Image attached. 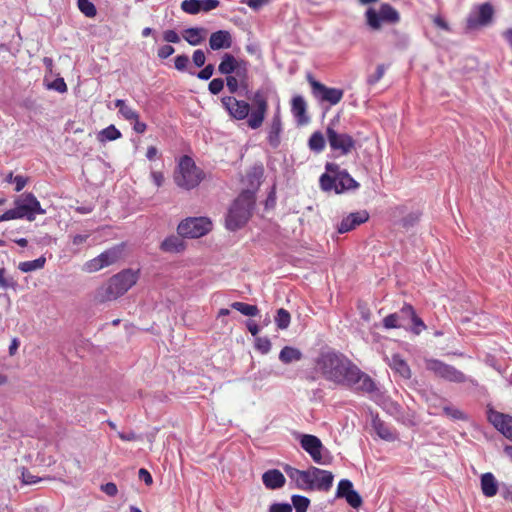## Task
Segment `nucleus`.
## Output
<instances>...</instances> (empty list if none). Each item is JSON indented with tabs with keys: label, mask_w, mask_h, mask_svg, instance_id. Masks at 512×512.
I'll return each mask as SVG.
<instances>
[{
	"label": "nucleus",
	"mask_w": 512,
	"mask_h": 512,
	"mask_svg": "<svg viewBox=\"0 0 512 512\" xmlns=\"http://www.w3.org/2000/svg\"><path fill=\"white\" fill-rule=\"evenodd\" d=\"M160 248L164 252L178 253L184 250L185 245L182 236L178 234L166 237L162 241Z\"/></svg>",
	"instance_id": "28"
},
{
	"label": "nucleus",
	"mask_w": 512,
	"mask_h": 512,
	"mask_svg": "<svg viewBox=\"0 0 512 512\" xmlns=\"http://www.w3.org/2000/svg\"><path fill=\"white\" fill-rule=\"evenodd\" d=\"M213 73L214 66L212 64H208L197 73V77L201 80H209L212 77Z\"/></svg>",
	"instance_id": "59"
},
{
	"label": "nucleus",
	"mask_w": 512,
	"mask_h": 512,
	"mask_svg": "<svg viewBox=\"0 0 512 512\" xmlns=\"http://www.w3.org/2000/svg\"><path fill=\"white\" fill-rule=\"evenodd\" d=\"M192 60L196 67H203L206 62L204 51L201 49L195 50L192 55Z\"/></svg>",
	"instance_id": "55"
},
{
	"label": "nucleus",
	"mask_w": 512,
	"mask_h": 512,
	"mask_svg": "<svg viewBox=\"0 0 512 512\" xmlns=\"http://www.w3.org/2000/svg\"><path fill=\"white\" fill-rule=\"evenodd\" d=\"M487 420L504 437L512 441V416L494 410L491 405L487 406Z\"/></svg>",
	"instance_id": "20"
},
{
	"label": "nucleus",
	"mask_w": 512,
	"mask_h": 512,
	"mask_svg": "<svg viewBox=\"0 0 512 512\" xmlns=\"http://www.w3.org/2000/svg\"><path fill=\"white\" fill-rule=\"evenodd\" d=\"M101 490L108 496H115L118 493V488L115 483L108 482L101 486Z\"/></svg>",
	"instance_id": "61"
},
{
	"label": "nucleus",
	"mask_w": 512,
	"mask_h": 512,
	"mask_svg": "<svg viewBox=\"0 0 512 512\" xmlns=\"http://www.w3.org/2000/svg\"><path fill=\"white\" fill-rule=\"evenodd\" d=\"M22 482L26 485L36 484L41 481V478L33 475L28 469L22 468L21 473Z\"/></svg>",
	"instance_id": "52"
},
{
	"label": "nucleus",
	"mask_w": 512,
	"mask_h": 512,
	"mask_svg": "<svg viewBox=\"0 0 512 512\" xmlns=\"http://www.w3.org/2000/svg\"><path fill=\"white\" fill-rule=\"evenodd\" d=\"M308 147L315 153H320L325 148V138L320 131H315L309 138Z\"/></svg>",
	"instance_id": "35"
},
{
	"label": "nucleus",
	"mask_w": 512,
	"mask_h": 512,
	"mask_svg": "<svg viewBox=\"0 0 512 512\" xmlns=\"http://www.w3.org/2000/svg\"><path fill=\"white\" fill-rule=\"evenodd\" d=\"M269 512H292V505L286 502L273 503L269 507Z\"/></svg>",
	"instance_id": "56"
},
{
	"label": "nucleus",
	"mask_w": 512,
	"mask_h": 512,
	"mask_svg": "<svg viewBox=\"0 0 512 512\" xmlns=\"http://www.w3.org/2000/svg\"><path fill=\"white\" fill-rule=\"evenodd\" d=\"M205 30L200 27H190L183 30V38L192 46H197L204 40Z\"/></svg>",
	"instance_id": "31"
},
{
	"label": "nucleus",
	"mask_w": 512,
	"mask_h": 512,
	"mask_svg": "<svg viewBox=\"0 0 512 512\" xmlns=\"http://www.w3.org/2000/svg\"><path fill=\"white\" fill-rule=\"evenodd\" d=\"M124 251V244H117L104 252H102L97 257L87 261L84 264V270L87 272H97L102 268L108 267L110 265L115 264L121 257Z\"/></svg>",
	"instance_id": "11"
},
{
	"label": "nucleus",
	"mask_w": 512,
	"mask_h": 512,
	"mask_svg": "<svg viewBox=\"0 0 512 512\" xmlns=\"http://www.w3.org/2000/svg\"><path fill=\"white\" fill-rule=\"evenodd\" d=\"M352 490H354L353 483L348 479H342L337 486L336 498H345Z\"/></svg>",
	"instance_id": "45"
},
{
	"label": "nucleus",
	"mask_w": 512,
	"mask_h": 512,
	"mask_svg": "<svg viewBox=\"0 0 512 512\" xmlns=\"http://www.w3.org/2000/svg\"><path fill=\"white\" fill-rule=\"evenodd\" d=\"M290 320V313L286 309L280 308L277 310V314L275 316V323L279 329H287L289 327Z\"/></svg>",
	"instance_id": "42"
},
{
	"label": "nucleus",
	"mask_w": 512,
	"mask_h": 512,
	"mask_svg": "<svg viewBox=\"0 0 512 512\" xmlns=\"http://www.w3.org/2000/svg\"><path fill=\"white\" fill-rule=\"evenodd\" d=\"M121 137V132L114 126L109 125L102 129L98 134V140L100 142L114 141Z\"/></svg>",
	"instance_id": "38"
},
{
	"label": "nucleus",
	"mask_w": 512,
	"mask_h": 512,
	"mask_svg": "<svg viewBox=\"0 0 512 512\" xmlns=\"http://www.w3.org/2000/svg\"><path fill=\"white\" fill-rule=\"evenodd\" d=\"M28 178L23 175H16L13 178V183L15 184V191L20 192L27 184Z\"/></svg>",
	"instance_id": "62"
},
{
	"label": "nucleus",
	"mask_w": 512,
	"mask_h": 512,
	"mask_svg": "<svg viewBox=\"0 0 512 512\" xmlns=\"http://www.w3.org/2000/svg\"><path fill=\"white\" fill-rule=\"evenodd\" d=\"M262 482L267 489L277 490L285 485L286 479L280 470L269 469L262 474Z\"/></svg>",
	"instance_id": "24"
},
{
	"label": "nucleus",
	"mask_w": 512,
	"mask_h": 512,
	"mask_svg": "<svg viewBox=\"0 0 512 512\" xmlns=\"http://www.w3.org/2000/svg\"><path fill=\"white\" fill-rule=\"evenodd\" d=\"M308 80L312 88V94L319 101L326 102L331 106H334L342 100L344 95V91L342 89L327 87L311 76L308 77Z\"/></svg>",
	"instance_id": "14"
},
{
	"label": "nucleus",
	"mask_w": 512,
	"mask_h": 512,
	"mask_svg": "<svg viewBox=\"0 0 512 512\" xmlns=\"http://www.w3.org/2000/svg\"><path fill=\"white\" fill-rule=\"evenodd\" d=\"M114 105L119 109L121 116L128 121L139 118V114L131 106L127 105L125 100L117 99L114 101Z\"/></svg>",
	"instance_id": "32"
},
{
	"label": "nucleus",
	"mask_w": 512,
	"mask_h": 512,
	"mask_svg": "<svg viewBox=\"0 0 512 512\" xmlns=\"http://www.w3.org/2000/svg\"><path fill=\"white\" fill-rule=\"evenodd\" d=\"M303 357L302 352L295 347L285 346L279 353V360L283 364H291L293 362L300 361Z\"/></svg>",
	"instance_id": "30"
},
{
	"label": "nucleus",
	"mask_w": 512,
	"mask_h": 512,
	"mask_svg": "<svg viewBox=\"0 0 512 512\" xmlns=\"http://www.w3.org/2000/svg\"><path fill=\"white\" fill-rule=\"evenodd\" d=\"M181 9L187 14L196 15L202 11L201 0H183Z\"/></svg>",
	"instance_id": "43"
},
{
	"label": "nucleus",
	"mask_w": 512,
	"mask_h": 512,
	"mask_svg": "<svg viewBox=\"0 0 512 512\" xmlns=\"http://www.w3.org/2000/svg\"><path fill=\"white\" fill-rule=\"evenodd\" d=\"M14 205L18 206L24 218L28 221L35 220L37 214L43 215L46 213V210L41 207L40 202L33 193L20 195L15 199Z\"/></svg>",
	"instance_id": "17"
},
{
	"label": "nucleus",
	"mask_w": 512,
	"mask_h": 512,
	"mask_svg": "<svg viewBox=\"0 0 512 512\" xmlns=\"http://www.w3.org/2000/svg\"><path fill=\"white\" fill-rule=\"evenodd\" d=\"M383 327L386 329L403 328L416 335L426 329L424 321L417 316L415 309L410 304H404L398 312L387 315L383 319Z\"/></svg>",
	"instance_id": "4"
},
{
	"label": "nucleus",
	"mask_w": 512,
	"mask_h": 512,
	"mask_svg": "<svg viewBox=\"0 0 512 512\" xmlns=\"http://www.w3.org/2000/svg\"><path fill=\"white\" fill-rule=\"evenodd\" d=\"M79 10L89 18L95 17L97 9L90 0H77Z\"/></svg>",
	"instance_id": "44"
},
{
	"label": "nucleus",
	"mask_w": 512,
	"mask_h": 512,
	"mask_svg": "<svg viewBox=\"0 0 512 512\" xmlns=\"http://www.w3.org/2000/svg\"><path fill=\"white\" fill-rule=\"evenodd\" d=\"M231 308L235 309L236 311L240 312L241 314L249 317H254L259 314V309L256 305H251L244 302H233L231 304Z\"/></svg>",
	"instance_id": "37"
},
{
	"label": "nucleus",
	"mask_w": 512,
	"mask_h": 512,
	"mask_svg": "<svg viewBox=\"0 0 512 512\" xmlns=\"http://www.w3.org/2000/svg\"><path fill=\"white\" fill-rule=\"evenodd\" d=\"M251 100L254 109L251 111L247 124L249 128L255 130L263 124L268 110V101L265 93L260 89L254 92Z\"/></svg>",
	"instance_id": "13"
},
{
	"label": "nucleus",
	"mask_w": 512,
	"mask_h": 512,
	"mask_svg": "<svg viewBox=\"0 0 512 512\" xmlns=\"http://www.w3.org/2000/svg\"><path fill=\"white\" fill-rule=\"evenodd\" d=\"M346 502L352 507V508H359L362 504V498L360 494L354 489L352 490L347 496L344 498Z\"/></svg>",
	"instance_id": "47"
},
{
	"label": "nucleus",
	"mask_w": 512,
	"mask_h": 512,
	"mask_svg": "<svg viewBox=\"0 0 512 512\" xmlns=\"http://www.w3.org/2000/svg\"><path fill=\"white\" fill-rule=\"evenodd\" d=\"M309 481L307 491L328 492L334 481V475L328 470H323L315 466L309 467Z\"/></svg>",
	"instance_id": "15"
},
{
	"label": "nucleus",
	"mask_w": 512,
	"mask_h": 512,
	"mask_svg": "<svg viewBox=\"0 0 512 512\" xmlns=\"http://www.w3.org/2000/svg\"><path fill=\"white\" fill-rule=\"evenodd\" d=\"M306 109L307 105L305 99L300 95L294 96L292 99L291 112L298 125H304L309 122Z\"/></svg>",
	"instance_id": "25"
},
{
	"label": "nucleus",
	"mask_w": 512,
	"mask_h": 512,
	"mask_svg": "<svg viewBox=\"0 0 512 512\" xmlns=\"http://www.w3.org/2000/svg\"><path fill=\"white\" fill-rule=\"evenodd\" d=\"M264 174V168L262 164L255 165L247 173V180L250 186H259L261 179Z\"/></svg>",
	"instance_id": "41"
},
{
	"label": "nucleus",
	"mask_w": 512,
	"mask_h": 512,
	"mask_svg": "<svg viewBox=\"0 0 512 512\" xmlns=\"http://www.w3.org/2000/svg\"><path fill=\"white\" fill-rule=\"evenodd\" d=\"M226 85L231 94L237 93L240 88L247 90L248 74H246L244 83H242L241 78H239L237 75L226 76Z\"/></svg>",
	"instance_id": "33"
},
{
	"label": "nucleus",
	"mask_w": 512,
	"mask_h": 512,
	"mask_svg": "<svg viewBox=\"0 0 512 512\" xmlns=\"http://www.w3.org/2000/svg\"><path fill=\"white\" fill-rule=\"evenodd\" d=\"M175 52V49L169 45V44H166V45H163L161 46L158 51H157V55L160 59H167L168 57H170L173 53Z\"/></svg>",
	"instance_id": "58"
},
{
	"label": "nucleus",
	"mask_w": 512,
	"mask_h": 512,
	"mask_svg": "<svg viewBox=\"0 0 512 512\" xmlns=\"http://www.w3.org/2000/svg\"><path fill=\"white\" fill-rule=\"evenodd\" d=\"M46 263V258L44 256H41L37 259L30 260V261H24L19 263V270L28 273L33 272L39 269H42Z\"/></svg>",
	"instance_id": "34"
},
{
	"label": "nucleus",
	"mask_w": 512,
	"mask_h": 512,
	"mask_svg": "<svg viewBox=\"0 0 512 512\" xmlns=\"http://www.w3.org/2000/svg\"><path fill=\"white\" fill-rule=\"evenodd\" d=\"M421 217V212L418 210L412 211L408 213L403 219L401 220L402 227L409 229L413 226H415Z\"/></svg>",
	"instance_id": "46"
},
{
	"label": "nucleus",
	"mask_w": 512,
	"mask_h": 512,
	"mask_svg": "<svg viewBox=\"0 0 512 512\" xmlns=\"http://www.w3.org/2000/svg\"><path fill=\"white\" fill-rule=\"evenodd\" d=\"M224 80L222 78H214L210 81L208 85V90L211 94L217 95L224 88Z\"/></svg>",
	"instance_id": "50"
},
{
	"label": "nucleus",
	"mask_w": 512,
	"mask_h": 512,
	"mask_svg": "<svg viewBox=\"0 0 512 512\" xmlns=\"http://www.w3.org/2000/svg\"><path fill=\"white\" fill-rule=\"evenodd\" d=\"M212 229V222L207 217H189L181 221L177 227L180 236L186 238H199Z\"/></svg>",
	"instance_id": "10"
},
{
	"label": "nucleus",
	"mask_w": 512,
	"mask_h": 512,
	"mask_svg": "<svg viewBox=\"0 0 512 512\" xmlns=\"http://www.w3.org/2000/svg\"><path fill=\"white\" fill-rule=\"evenodd\" d=\"M282 132V123L279 113H275L268 131V142L273 148H277L280 144V134Z\"/></svg>",
	"instance_id": "27"
},
{
	"label": "nucleus",
	"mask_w": 512,
	"mask_h": 512,
	"mask_svg": "<svg viewBox=\"0 0 512 512\" xmlns=\"http://www.w3.org/2000/svg\"><path fill=\"white\" fill-rule=\"evenodd\" d=\"M366 23L373 29L378 30L382 22L397 23L400 20L399 12L389 3H382L379 11L370 7L365 12Z\"/></svg>",
	"instance_id": "9"
},
{
	"label": "nucleus",
	"mask_w": 512,
	"mask_h": 512,
	"mask_svg": "<svg viewBox=\"0 0 512 512\" xmlns=\"http://www.w3.org/2000/svg\"><path fill=\"white\" fill-rule=\"evenodd\" d=\"M481 489L482 493L486 497H493L498 492V482L495 476L490 473H484L481 476Z\"/></svg>",
	"instance_id": "29"
},
{
	"label": "nucleus",
	"mask_w": 512,
	"mask_h": 512,
	"mask_svg": "<svg viewBox=\"0 0 512 512\" xmlns=\"http://www.w3.org/2000/svg\"><path fill=\"white\" fill-rule=\"evenodd\" d=\"M17 281L10 275H5L3 280L0 283V287L3 289H13L15 290L17 287Z\"/></svg>",
	"instance_id": "60"
},
{
	"label": "nucleus",
	"mask_w": 512,
	"mask_h": 512,
	"mask_svg": "<svg viewBox=\"0 0 512 512\" xmlns=\"http://www.w3.org/2000/svg\"><path fill=\"white\" fill-rule=\"evenodd\" d=\"M443 412L446 416L454 419V420H463L465 419V415L459 409L452 406L443 407Z\"/></svg>",
	"instance_id": "51"
},
{
	"label": "nucleus",
	"mask_w": 512,
	"mask_h": 512,
	"mask_svg": "<svg viewBox=\"0 0 512 512\" xmlns=\"http://www.w3.org/2000/svg\"><path fill=\"white\" fill-rule=\"evenodd\" d=\"M220 5L218 0H201V8L204 12L216 9Z\"/></svg>",
	"instance_id": "63"
},
{
	"label": "nucleus",
	"mask_w": 512,
	"mask_h": 512,
	"mask_svg": "<svg viewBox=\"0 0 512 512\" xmlns=\"http://www.w3.org/2000/svg\"><path fill=\"white\" fill-rule=\"evenodd\" d=\"M48 88L51 90H55L59 93H64L67 91V85L63 78L59 77L53 80L49 85Z\"/></svg>",
	"instance_id": "54"
},
{
	"label": "nucleus",
	"mask_w": 512,
	"mask_h": 512,
	"mask_svg": "<svg viewBox=\"0 0 512 512\" xmlns=\"http://www.w3.org/2000/svg\"><path fill=\"white\" fill-rule=\"evenodd\" d=\"M494 14L492 5L488 2L475 7L467 17V28L476 29L478 27L487 26L491 23Z\"/></svg>",
	"instance_id": "18"
},
{
	"label": "nucleus",
	"mask_w": 512,
	"mask_h": 512,
	"mask_svg": "<svg viewBox=\"0 0 512 512\" xmlns=\"http://www.w3.org/2000/svg\"><path fill=\"white\" fill-rule=\"evenodd\" d=\"M232 36L227 30H218L209 37V47L211 50L229 49L232 46Z\"/></svg>",
	"instance_id": "23"
},
{
	"label": "nucleus",
	"mask_w": 512,
	"mask_h": 512,
	"mask_svg": "<svg viewBox=\"0 0 512 512\" xmlns=\"http://www.w3.org/2000/svg\"><path fill=\"white\" fill-rule=\"evenodd\" d=\"M285 474L290 479V487L307 491L309 481V468L306 470L297 469L289 464L283 466Z\"/></svg>",
	"instance_id": "21"
},
{
	"label": "nucleus",
	"mask_w": 512,
	"mask_h": 512,
	"mask_svg": "<svg viewBox=\"0 0 512 512\" xmlns=\"http://www.w3.org/2000/svg\"><path fill=\"white\" fill-rule=\"evenodd\" d=\"M249 62L244 59H237L230 53H225L221 57L218 65V72L222 75H237L241 78L242 83L245 82L246 74H248Z\"/></svg>",
	"instance_id": "12"
},
{
	"label": "nucleus",
	"mask_w": 512,
	"mask_h": 512,
	"mask_svg": "<svg viewBox=\"0 0 512 512\" xmlns=\"http://www.w3.org/2000/svg\"><path fill=\"white\" fill-rule=\"evenodd\" d=\"M255 347L262 354H267L271 350V341L267 337H258L255 340Z\"/></svg>",
	"instance_id": "48"
},
{
	"label": "nucleus",
	"mask_w": 512,
	"mask_h": 512,
	"mask_svg": "<svg viewBox=\"0 0 512 512\" xmlns=\"http://www.w3.org/2000/svg\"><path fill=\"white\" fill-rule=\"evenodd\" d=\"M138 280V272L126 269L112 276L106 287V299L114 300L124 295Z\"/></svg>",
	"instance_id": "8"
},
{
	"label": "nucleus",
	"mask_w": 512,
	"mask_h": 512,
	"mask_svg": "<svg viewBox=\"0 0 512 512\" xmlns=\"http://www.w3.org/2000/svg\"><path fill=\"white\" fill-rule=\"evenodd\" d=\"M326 136L330 148L339 151L340 155H347L355 148V140L347 133L337 132L331 125L327 126Z\"/></svg>",
	"instance_id": "16"
},
{
	"label": "nucleus",
	"mask_w": 512,
	"mask_h": 512,
	"mask_svg": "<svg viewBox=\"0 0 512 512\" xmlns=\"http://www.w3.org/2000/svg\"><path fill=\"white\" fill-rule=\"evenodd\" d=\"M138 477L140 480L144 481L146 485H151L153 483V478H152V475L150 474V472L145 469V468H141L139 469L138 471Z\"/></svg>",
	"instance_id": "64"
},
{
	"label": "nucleus",
	"mask_w": 512,
	"mask_h": 512,
	"mask_svg": "<svg viewBox=\"0 0 512 512\" xmlns=\"http://www.w3.org/2000/svg\"><path fill=\"white\" fill-rule=\"evenodd\" d=\"M385 73V66L383 64H379L376 68V71L374 74L369 75L367 77V83L369 85H375L378 81L382 79Z\"/></svg>",
	"instance_id": "49"
},
{
	"label": "nucleus",
	"mask_w": 512,
	"mask_h": 512,
	"mask_svg": "<svg viewBox=\"0 0 512 512\" xmlns=\"http://www.w3.org/2000/svg\"><path fill=\"white\" fill-rule=\"evenodd\" d=\"M392 369L398 372L404 378L411 377V370L409 365L404 361L399 355H394L392 357Z\"/></svg>",
	"instance_id": "36"
},
{
	"label": "nucleus",
	"mask_w": 512,
	"mask_h": 512,
	"mask_svg": "<svg viewBox=\"0 0 512 512\" xmlns=\"http://www.w3.org/2000/svg\"><path fill=\"white\" fill-rule=\"evenodd\" d=\"M425 367L428 371L432 372L435 376L452 383H469L473 387L478 386V382L465 375L462 371L458 370L452 365H449L438 359H426Z\"/></svg>",
	"instance_id": "5"
},
{
	"label": "nucleus",
	"mask_w": 512,
	"mask_h": 512,
	"mask_svg": "<svg viewBox=\"0 0 512 512\" xmlns=\"http://www.w3.org/2000/svg\"><path fill=\"white\" fill-rule=\"evenodd\" d=\"M221 103L229 116L235 120L249 119L251 106L244 100H238L233 96H224Z\"/></svg>",
	"instance_id": "19"
},
{
	"label": "nucleus",
	"mask_w": 512,
	"mask_h": 512,
	"mask_svg": "<svg viewBox=\"0 0 512 512\" xmlns=\"http://www.w3.org/2000/svg\"><path fill=\"white\" fill-rule=\"evenodd\" d=\"M174 180L177 186L191 190L201 182L202 171L197 168L194 160L190 156L184 155L180 158Z\"/></svg>",
	"instance_id": "7"
},
{
	"label": "nucleus",
	"mask_w": 512,
	"mask_h": 512,
	"mask_svg": "<svg viewBox=\"0 0 512 512\" xmlns=\"http://www.w3.org/2000/svg\"><path fill=\"white\" fill-rule=\"evenodd\" d=\"M189 64V57L185 54L177 55L174 59L175 68L178 71L184 72Z\"/></svg>",
	"instance_id": "53"
},
{
	"label": "nucleus",
	"mask_w": 512,
	"mask_h": 512,
	"mask_svg": "<svg viewBox=\"0 0 512 512\" xmlns=\"http://www.w3.org/2000/svg\"><path fill=\"white\" fill-rule=\"evenodd\" d=\"M163 40L167 43H179L180 37L175 30H165L163 32Z\"/></svg>",
	"instance_id": "57"
},
{
	"label": "nucleus",
	"mask_w": 512,
	"mask_h": 512,
	"mask_svg": "<svg viewBox=\"0 0 512 512\" xmlns=\"http://www.w3.org/2000/svg\"><path fill=\"white\" fill-rule=\"evenodd\" d=\"M372 427L376 434L385 441H395L397 434L393 431L388 424L381 420L378 415L372 419Z\"/></svg>",
	"instance_id": "26"
},
{
	"label": "nucleus",
	"mask_w": 512,
	"mask_h": 512,
	"mask_svg": "<svg viewBox=\"0 0 512 512\" xmlns=\"http://www.w3.org/2000/svg\"><path fill=\"white\" fill-rule=\"evenodd\" d=\"M295 439L299 441L301 448L309 454L311 459L319 465L331 464L333 457L330 451L323 445L321 440L312 434L294 433Z\"/></svg>",
	"instance_id": "6"
},
{
	"label": "nucleus",
	"mask_w": 512,
	"mask_h": 512,
	"mask_svg": "<svg viewBox=\"0 0 512 512\" xmlns=\"http://www.w3.org/2000/svg\"><path fill=\"white\" fill-rule=\"evenodd\" d=\"M326 173L320 177V186L324 191H335L340 194L345 191L358 188L359 184L346 170H341L339 165L327 162L325 165Z\"/></svg>",
	"instance_id": "3"
},
{
	"label": "nucleus",
	"mask_w": 512,
	"mask_h": 512,
	"mask_svg": "<svg viewBox=\"0 0 512 512\" xmlns=\"http://www.w3.org/2000/svg\"><path fill=\"white\" fill-rule=\"evenodd\" d=\"M391 37V41L397 49L404 50L409 46L410 39L407 34L394 29L391 32Z\"/></svg>",
	"instance_id": "40"
},
{
	"label": "nucleus",
	"mask_w": 512,
	"mask_h": 512,
	"mask_svg": "<svg viewBox=\"0 0 512 512\" xmlns=\"http://www.w3.org/2000/svg\"><path fill=\"white\" fill-rule=\"evenodd\" d=\"M254 205V193L250 190L242 191L228 210L225 218V227L229 231L241 229L249 221Z\"/></svg>",
	"instance_id": "2"
},
{
	"label": "nucleus",
	"mask_w": 512,
	"mask_h": 512,
	"mask_svg": "<svg viewBox=\"0 0 512 512\" xmlns=\"http://www.w3.org/2000/svg\"><path fill=\"white\" fill-rule=\"evenodd\" d=\"M316 367L327 381L348 387L356 393L367 394L375 402L384 396L377 383L340 352H322L316 360Z\"/></svg>",
	"instance_id": "1"
},
{
	"label": "nucleus",
	"mask_w": 512,
	"mask_h": 512,
	"mask_svg": "<svg viewBox=\"0 0 512 512\" xmlns=\"http://www.w3.org/2000/svg\"><path fill=\"white\" fill-rule=\"evenodd\" d=\"M291 502L292 509L294 508L295 512H307L310 506V499L303 495H292Z\"/></svg>",
	"instance_id": "39"
},
{
	"label": "nucleus",
	"mask_w": 512,
	"mask_h": 512,
	"mask_svg": "<svg viewBox=\"0 0 512 512\" xmlns=\"http://www.w3.org/2000/svg\"><path fill=\"white\" fill-rule=\"evenodd\" d=\"M369 219V213L366 210L350 213L344 217L337 225V232L340 234L347 233Z\"/></svg>",
	"instance_id": "22"
}]
</instances>
